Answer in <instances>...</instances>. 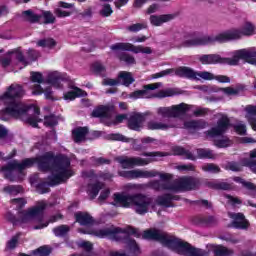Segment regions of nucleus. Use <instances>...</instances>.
I'll return each mask as SVG.
<instances>
[{"instance_id":"c756f323","label":"nucleus","mask_w":256,"mask_h":256,"mask_svg":"<svg viewBox=\"0 0 256 256\" xmlns=\"http://www.w3.org/2000/svg\"><path fill=\"white\" fill-rule=\"evenodd\" d=\"M233 181H235V183H239V185H242V187H244V189H247V191H249L250 195L252 197H256V185L251 183V182H247L245 181V179L241 178V177H234L232 178Z\"/></svg>"},{"instance_id":"ea45409f","label":"nucleus","mask_w":256,"mask_h":256,"mask_svg":"<svg viewBox=\"0 0 256 256\" xmlns=\"http://www.w3.org/2000/svg\"><path fill=\"white\" fill-rule=\"evenodd\" d=\"M240 33L245 37H251V35L255 34V25L251 24V22H246L243 26L242 29L240 30Z\"/></svg>"},{"instance_id":"0eeeda50","label":"nucleus","mask_w":256,"mask_h":256,"mask_svg":"<svg viewBox=\"0 0 256 256\" xmlns=\"http://www.w3.org/2000/svg\"><path fill=\"white\" fill-rule=\"evenodd\" d=\"M46 83L52 85V87H55L56 89H63V85H66L68 89H73L64 93V99L66 101H74L77 97H87L85 91L79 87H75V82L71 81V78H69L67 73L59 71L49 72L46 77Z\"/></svg>"},{"instance_id":"bb28decb","label":"nucleus","mask_w":256,"mask_h":256,"mask_svg":"<svg viewBox=\"0 0 256 256\" xmlns=\"http://www.w3.org/2000/svg\"><path fill=\"white\" fill-rule=\"evenodd\" d=\"M175 15L173 14H165V15H151L150 16V23L154 25L155 27H159L163 25V23H167L168 21H171L174 19Z\"/></svg>"},{"instance_id":"603ef678","label":"nucleus","mask_w":256,"mask_h":256,"mask_svg":"<svg viewBox=\"0 0 256 256\" xmlns=\"http://www.w3.org/2000/svg\"><path fill=\"white\" fill-rule=\"evenodd\" d=\"M18 50H13L12 52H8V55L1 58V65L2 67H9L11 65V56L15 55V58L17 59V53Z\"/></svg>"},{"instance_id":"8fccbe9b","label":"nucleus","mask_w":256,"mask_h":256,"mask_svg":"<svg viewBox=\"0 0 256 256\" xmlns=\"http://www.w3.org/2000/svg\"><path fill=\"white\" fill-rule=\"evenodd\" d=\"M34 256H49L51 255V247L49 246H42L33 251Z\"/></svg>"},{"instance_id":"6e6d98bb","label":"nucleus","mask_w":256,"mask_h":256,"mask_svg":"<svg viewBox=\"0 0 256 256\" xmlns=\"http://www.w3.org/2000/svg\"><path fill=\"white\" fill-rule=\"evenodd\" d=\"M202 171H205L206 173H219L221 168L215 164H204L202 166Z\"/></svg>"},{"instance_id":"4c0bfd02","label":"nucleus","mask_w":256,"mask_h":256,"mask_svg":"<svg viewBox=\"0 0 256 256\" xmlns=\"http://www.w3.org/2000/svg\"><path fill=\"white\" fill-rule=\"evenodd\" d=\"M198 159H215V153L210 149L198 148L196 150Z\"/></svg>"},{"instance_id":"f03ea898","label":"nucleus","mask_w":256,"mask_h":256,"mask_svg":"<svg viewBox=\"0 0 256 256\" xmlns=\"http://www.w3.org/2000/svg\"><path fill=\"white\" fill-rule=\"evenodd\" d=\"M37 163L40 171H51L52 174L48 176V182H39L35 185L37 193L44 195L49 193V187H57L65 183L75 175L73 168H71V159L65 154H56L53 152H45L36 158H26L21 163L16 160L9 162L7 165L1 167L5 179L8 181H21L25 169L33 167Z\"/></svg>"},{"instance_id":"423d86ee","label":"nucleus","mask_w":256,"mask_h":256,"mask_svg":"<svg viewBox=\"0 0 256 256\" xmlns=\"http://www.w3.org/2000/svg\"><path fill=\"white\" fill-rule=\"evenodd\" d=\"M114 205L116 207L129 208L134 205V209L138 215H145L149 213V209L155 207V202L153 198L143 195V194H125V193H115L113 195Z\"/></svg>"},{"instance_id":"a18cd8bd","label":"nucleus","mask_w":256,"mask_h":256,"mask_svg":"<svg viewBox=\"0 0 256 256\" xmlns=\"http://www.w3.org/2000/svg\"><path fill=\"white\" fill-rule=\"evenodd\" d=\"M90 162H91V165H93V167H99L100 165H109L111 163V160L109 159H106L104 157H91L90 158Z\"/></svg>"},{"instance_id":"5fc2aeb1","label":"nucleus","mask_w":256,"mask_h":256,"mask_svg":"<svg viewBox=\"0 0 256 256\" xmlns=\"http://www.w3.org/2000/svg\"><path fill=\"white\" fill-rule=\"evenodd\" d=\"M214 144L219 149H223V148L229 147L231 145V140H229V138H227V137H224V138L215 140Z\"/></svg>"},{"instance_id":"a19ab883","label":"nucleus","mask_w":256,"mask_h":256,"mask_svg":"<svg viewBox=\"0 0 256 256\" xmlns=\"http://www.w3.org/2000/svg\"><path fill=\"white\" fill-rule=\"evenodd\" d=\"M92 71L99 77H107V70L105 69V66L99 62H95L92 64Z\"/></svg>"},{"instance_id":"49530a36","label":"nucleus","mask_w":256,"mask_h":256,"mask_svg":"<svg viewBox=\"0 0 256 256\" xmlns=\"http://www.w3.org/2000/svg\"><path fill=\"white\" fill-rule=\"evenodd\" d=\"M59 123V120H57V116L50 114L48 116L44 117V125L45 127H55Z\"/></svg>"},{"instance_id":"c85d7f7f","label":"nucleus","mask_w":256,"mask_h":256,"mask_svg":"<svg viewBox=\"0 0 256 256\" xmlns=\"http://www.w3.org/2000/svg\"><path fill=\"white\" fill-rule=\"evenodd\" d=\"M63 9H73V4L63 1L58 2V8H56L54 11L55 15L58 17H69L71 15V12Z\"/></svg>"},{"instance_id":"c9c22d12","label":"nucleus","mask_w":256,"mask_h":256,"mask_svg":"<svg viewBox=\"0 0 256 256\" xmlns=\"http://www.w3.org/2000/svg\"><path fill=\"white\" fill-rule=\"evenodd\" d=\"M32 89V95H45V97L47 99H51V95H53V91L51 90V88H47L45 91L43 90V88L41 87V85H32L31 86Z\"/></svg>"},{"instance_id":"e433bc0d","label":"nucleus","mask_w":256,"mask_h":256,"mask_svg":"<svg viewBox=\"0 0 256 256\" xmlns=\"http://www.w3.org/2000/svg\"><path fill=\"white\" fill-rule=\"evenodd\" d=\"M3 191L7 195H11L12 197H15L16 195H19L20 193H23V186H21V185H7L3 188Z\"/></svg>"},{"instance_id":"bf43d9fd","label":"nucleus","mask_w":256,"mask_h":256,"mask_svg":"<svg viewBox=\"0 0 256 256\" xmlns=\"http://www.w3.org/2000/svg\"><path fill=\"white\" fill-rule=\"evenodd\" d=\"M42 17L44 19V23H46L47 25L55 23V16L50 11H44L42 13Z\"/></svg>"},{"instance_id":"052dcab7","label":"nucleus","mask_w":256,"mask_h":256,"mask_svg":"<svg viewBox=\"0 0 256 256\" xmlns=\"http://www.w3.org/2000/svg\"><path fill=\"white\" fill-rule=\"evenodd\" d=\"M12 205H16V209H23L27 205V200L25 198H15L11 201Z\"/></svg>"},{"instance_id":"4468645a","label":"nucleus","mask_w":256,"mask_h":256,"mask_svg":"<svg viewBox=\"0 0 256 256\" xmlns=\"http://www.w3.org/2000/svg\"><path fill=\"white\" fill-rule=\"evenodd\" d=\"M243 59L244 61H251V59H256V49L255 48H248V49H241L232 52V57L224 59V63H228V65H239V61Z\"/></svg>"},{"instance_id":"13d9d810","label":"nucleus","mask_w":256,"mask_h":256,"mask_svg":"<svg viewBox=\"0 0 256 256\" xmlns=\"http://www.w3.org/2000/svg\"><path fill=\"white\" fill-rule=\"evenodd\" d=\"M19 243V235L13 236L6 244L7 251H11L17 247V244Z\"/></svg>"},{"instance_id":"39448f33","label":"nucleus","mask_w":256,"mask_h":256,"mask_svg":"<svg viewBox=\"0 0 256 256\" xmlns=\"http://www.w3.org/2000/svg\"><path fill=\"white\" fill-rule=\"evenodd\" d=\"M241 37V30L239 29H230L216 36L192 32L185 34L181 40H175L172 47H199L213 45V43H227V41H237Z\"/></svg>"},{"instance_id":"7ed1b4c3","label":"nucleus","mask_w":256,"mask_h":256,"mask_svg":"<svg viewBox=\"0 0 256 256\" xmlns=\"http://www.w3.org/2000/svg\"><path fill=\"white\" fill-rule=\"evenodd\" d=\"M23 86L19 84H11L6 91L0 95V105H4V109L0 110L2 121H7L8 117L21 119L24 123H28L31 127H38L43 119L39 118L41 111L35 105H26L21 102L23 97Z\"/></svg>"},{"instance_id":"f8f14e48","label":"nucleus","mask_w":256,"mask_h":256,"mask_svg":"<svg viewBox=\"0 0 256 256\" xmlns=\"http://www.w3.org/2000/svg\"><path fill=\"white\" fill-rule=\"evenodd\" d=\"M92 117H99L102 121H106L107 125H117L123 123L125 119L129 121V115L119 114L115 116V108L113 106H99L92 112Z\"/></svg>"},{"instance_id":"473e14b6","label":"nucleus","mask_w":256,"mask_h":256,"mask_svg":"<svg viewBox=\"0 0 256 256\" xmlns=\"http://www.w3.org/2000/svg\"><path fill=\"white\" fill-rule=\"evenodd\" d=\"M21 17L24 21H28V23H39L41 21V14L34 13L31 9L23 11Z\"/></svg>"},{"instance_id":"72a5a7b5","label":"nucleus","mask_w":256,"mask_h":256,"mask_svg":"<svg viewBox=\"0 0 256 256\" xmlns=\"http://www.w3.org/2000/svg\"><path fill=\"white\" fill-rule=\"evenodd\" d=\"M245 91V85L237 84L236 87H226L222 89V93L228 97L241 95Z\"/></svg>"},{"instance_id":"9d476101","label":"nucleus","mask_w":256,"mask_h":256,"mask_svg":"<svg viewBox=\"0 0 256 256\" xmlns=\"http://www.w3.org/2000/svg\"><path fill=\"white\" fill-rule=\"evenodd\" d=\"M167 75H176V77H182L183 79H191L192 81L213 79V73L207 71L197 72L193 70V68H189L187 66H180L178 68L163 70L155 74L154 79H159V77H165Z\"/></svg>"},{"instance_id":"9b49d317","label":"nucleus","mask_w":256,"mask_h":256,"mask_svg":"<svg viewBox=\"0 0 256 256\" xmlns=\"http://www.w3.org/2000/svg\"><path fill=\"white\" fill-rule=\"evenodd\" d=\"M159 87H163V83L157 82L154 84H147L143 86L142 90H136L134 92H131L128 97L129 99H153L155 97H158L160 99H163L165 97H173L175 95V92L171 89L162 90L157 94L151 93L152 91H155V89H159Z\"/></svg>"},{"instance_id":"de8ad7c7","label":"nucleus","mask_w":256,"mask_h":256,"mask_svg":"<svg viewBox=\"0 0 256 256\" xmlns=\"http://www.w3.org/2000/svg\"><path fill=\"white\" fill-rule=\"evenodd\" d=\"M63 216H61V214H56L50 217L48 222H45L43 224H39L34 226V229H45V227L49 226V223H55L57 221H59V219H62Z\"/></svg>"},{"instance_id":"a211bd4d","label":"nucleus","mask_w":256,"mask_h":256,"mask_svg":"<svg viewBox=\"0 0 256 256\" xmlns=\"http://www.w3.org/2000/svg\"><path fill=\"white\" fill-rule=\"evenodd\" d=\"M146 114L133 112L128 116V127L132 131H141L143 123H145Z\"/></svg>"},{"instance_id":"3c124183","label":"nucleus","mask_w":256,"mask_h":256,"mask_svg":"<svg viewBox=\"0 0 256 256\" xmlns=\"http://www.w3.org/2000/svg\"><path fill=\"white\" fill-rule=\"evenodd\" d=\"M38 47H48L53 49L55 47V40L53 38L42 39L37 42Z\"/></svg>"},{"instance_id":"f257e3e1","label":"nucleus","mask_w":256,"mask_h":256,"mask_svg":"<svg viewBox=\"0 0 256 256\" xmlns=\"http://www.w3.org/2000/svg\"><path fill=\"white\" fill-rule=\"evenodd\" d=\"M96 237L100 239H111V241H117L119 243H124L126 249L128 250V255L123 252L114 251L110 252V256H139L141 255V249L137 242L131 238L142 237V239H147L148 241H158L163 247H167L178 255L183 256H203V250L191 246L188 242H185L175 236H171L166 232L157 229L145 230L142 234L139 229L128 226L124 229L110 226L108 228H103L95 232Z\"/></svg>"},{"instance_id":"69168bd1","label":"nucleus","mask_w":256,"mask_h":256,"mask_svg":"<svg viewBox=\"0 0 256 256\" xmlns=\"http://www.w3.org/2000/svg\"><path fill=\"white\" fill-rule=\"evenodd\" d=\"M112 13H113V9L109 4H104L100 11V15H102V17H109V15H111Z\"/></svg>"},{"instance_id":"2f4dec72","label":"nucleus","mask_w":256,"mask_h":256,"mask_svg":"<svg viewBox=\"0 0 256 256\" xmlns=\"http://www.w3.org/2000/svg\"><path fill=\"white\" fill-rule=\"evenodd\" d=\"M172 151H173V155H179L184 159H190V161H195L197 159V156L193 155L191 151H188L181 146H175L174 148H172Z\"/></svg>"},{"instance_id":"e2e57ef3","label":"nucleus","mask_w":256,"mask_h":256,"mask_svg":"<svg viewBox=\"0 0 256 256\" xmlns=\"http://www.w3.org/2000/svg\"><path fill=\"white\" fill-rule=\"evenodd\" d=\"M109 139H111V141H122L123 143H129V138L122 134H110Z\"/></svg>"},{"instance_id":"f704fd0d","label":"nucleus","mask_w":256,"mask_h":256,"mask_svg":"<svg viewBox=\"0 0 256 256\" xmlns=\"http://www.w3.org/2000/svg\"><path fill=\"white\" fill-rule=\"evenodd\" d=\"M245 111L248 113V115H251V117L248 119V122L251 125L253 131H256V105L246 106Z\"/></svg>"},{"instance_id":"37998d69","label":"nucleus","mask_w":256,"mask_h":256,"mask_svg":"<svg viewBox=\"0 0 256 256\" xmlns=\"http://www.w3.org/2000/svg\"><path fill=\"white\" fill-rule=\"evenodd\" d=\"M69 231H71V228L68 225H60L53 229L55 237H65Z\"/></svg>"},{"instance_id":"7c9ffc66","label":"nucleus","mask_w":256,"mask_h":256,"mask_svg":"<svg viewBox=\"0 0 256 256\" xmlns=\"http://www.w3.org/2000/svg\"><path fill=\"white\" fill-rule=\"evenodd\" d=\"M118 81L119 85L129 87V85H133V83H135V78H133V74L130 72L122 71L118 74Z\"/></svg>"},{"instance_id":"aec40b11","label":"nucleus","mask_w":256,"mask_h":256,"mask_svg":"<svg viewBox=\"0 0 256 256\" xmlns=\"http://www.w3.org/2000/svg\"><path fill=\"white\" fill-rule=\"evenodd\" d=\"M15 53H16L17 61H19V63H21L23 67H27V65H29V63H31L32 61H37L40 55L39 52L33 49L28 50L27 58H25L23 53L19 50L16 51Z\"/></svg>"},{"instance_id":"774afa93","label":"nucleus","mask_w":256,"mask_h":256,"mask_svg":"<svg viewBox=\"0 0 256 256\" xmlns=\"http://www.w3.org/2000/svg\"><path fill=\"white\" fill-rule=\"evenodd\" d=\"M144 28H145V25L141 23L132 24L127 27L128 31H130L131 33H137L138 31H141V29H144Z\"/></svg>"},{"instance_id":"4d7b16f0","label":"nucleus","mask_w":256,"mask_h":256,"mask_svg":"<svg viewBox=\"0 0 256 256\" xmlns=\"http://www.w3.org/2000/svg\"><path fill=\"white\" fill-rule=\"evenodd\" d=\"M234 130L238 133V135H246L247 134V126L243 122H238L233 125Z\"/></svg>"},{"instance_id":"393cba45","label":"nucleus","mask_w":256,"mask_h":256,"mask_svg":"<svg viewBox=\"0 0 256 256\" xmlns=\"http://www.w3.org/2000/svg\"><path fill=\"white\" fill-rule=\"evenodd\" d=\"M87 133H89V128L87 127H77L72 131V137L75 143H83L87 139Z\"/></svg>"},{"instance_id":"1a4fd4ad","label":"nucleus","mask_w":256,"mask_h":256,"mask_svg":"<svg viewBox=\"0 0 256 256\" xmlns=\"http://www.w3.org/2000/svg\"><path fill=\"white\" fill-rule=\"evenodd\" d=\"M81 177L84 179L85 183H87V195L90 197V199H95V197L99 195V191L105 187V184L97 179L109 181V179H113V174L102 171L95 173V170H84L81 172Z\"/></svg>"},{"instance_id":"09e8293b","label":"nucleus","mask_w":256,"mask_h":256,"mask_svg":"<svg viewBox=\"0 0 256 256\" xmlns=\"http://www.w3.org/2000/svg\"><path fill=\"white\" fill-rule=\"evenodd\" d=\"M119 59L120 61H123L124 63H126V65H135L136 61H135V57L131 56V54L128 53H121L119 55Z\"/></svg>"},{"instance_id":"338daca9","label":"nucleus","mask_w":256,"mask_h":256,"mask_svg":"<svg viewBox=\"0 0 256 256\" xmlns=\"http://www.w3.org/2000/svg\"><path fill=\"white\" fill-rule=\"evenodd\" d=\"M102 85H105L108 87H115V86L119 85V78H117V79L105 78L102 81Z\"/></svg>"},{"instance_id":"ddd939ff","label":"nucleus","mask_w":256,"mask_h":256,"mask_svg":"<svg viewBox=\"0 0 256 256\" xmlns=\"http://www.w3.org/2000/svg\"><path fill=\"white\" fill-rule=\"evenodd\" d=\"M192 106L180 103L178 105H172L170 107H158L156 109V113L158 117H162V119H167L168 123H173L171 121H181V119L177 117H181V115H185Z\"/></svg>"},{"instance_id":"58836bf2","label":"nucleus","mask_w":256,"mask_h":256,"mask_svg":"<svg viewBox=\"0 0 256 256\" xmlns=\"http://www.w3.org/2000/svg\"><path fill=\"white\" fill-rule=\"evenodd\" d=\"M173 199L177 198L173 197L171 194H165L157 198V203L158 205H162V207H171V202Z\"/></svg>"},{"instance_id":"dca6fc26","label":"nucleus","mask_w":256,"mask_h":256,"mask_svg":"<svg viewBox=\"0 0 256 256\" xmlns=\"http://www.w3.org/2000/svg\"><path fill=\"white\" fill-rule=\"evenodd\" d=\"M122 169H133V167H143L149 165V160L141 157L119 156L116 158Z\"/></svg>"},{"instance_id":"680f3d73","label":"nucleus","mask_w":256,"mask_h":256,"mask_svg":"<svg viewBox=\"0 0 256 256\" xmlns=\"http://www.w3.org/2000/svg\"><path fill=\"white\" fill-rule=\"evenodd\" d=\"M225 169H227V171H241V164L237 163V162H228L225 166Z\"/></svg>"},{"instance_id":"a878e982","label":"nucleus","mask_w":256,"mask_h":256,"mask_svg":"<svg viewBox=\"0 0 256 256\" xmlns=\"http://www.w3.org/2000/svg\"><path fill=\"white\" fill-rule=\"evenodd\" d=\"M148 129L151 131L155 130H161V131H167V129H173V127H177L175 123H163V122H157V121H150L147 124Z\"/></svg>"},{"instance_id":"6ab92c4d","label":"nucleus","mask_w":256,"mask_h":256,"mask_svg":"<svg viewBox=\"0 0 256 256\" xmlns=\"http://www.w3.org/2000/svg\"><path fill=\"white\" fill-rule=\"evenodd\" d=\"M228 216L232 221V227L234 229H249V221L245 219V215L243 213H234L229 212Z\"/></svg>"},{"instance_id":"864d4df0","label":"nucleus","mask_w":256,"mask_h":256,"mask_svg":"<svg viewBox=\"0 0 256 256\" xmlns=\"http://www.w3.org/2000/svg\"><path fill=\"white\" fill-rule=\"evenodd\" d=\"M231 253H233V251L223 246H218L216 249H214V256H231Z\"/></svg>"},{"instance_id":"5701e85b","label":"nucleus","mask_w":256,"mask_h":256,"mask_svg":"<svg viewBox=\"0 0 256 256\" xmlns=\"http://www.w3.org/2000/svg\"><path fill=\"white\" fill-rule=\"evenodd\" d=\"M205 186L209 187V189H216L218 191H229V189H231V183L224 180L206 181Z\"/></svg>"},{"instance_id":"0e129e2a","label":"nucleus","mask_w":256,"mask_h":256,"mask_svg":"<svg viewBox=\"0 0 256 256\" xmlns=\"http://www.w3.org/2000/svg\"><path fill=\"white\" fill-rule=\"evenodd\" d=\"M213 79L218 81V83H231V78H229V76H225V75L214 76L212 74V78L209 81H213Z\"/></svg>"},{"instance_id":"6e6552de","label":"nucleus","mask_w":256,"mask_h":256,"mask_svg":"<svg viewBox=\"0 0 256 256\" xmlns=\"http://www.w3.org/2000/svg\"><path fill=\"white\" fill-rule=\"evenodd\" d=\"M45 209H47V202L39 201L35 206L28 208L27 210L19 211L18 216H15L11 212L6 213V219L12 225L23 227L24 223H31L36 221L37 223H43L45 219Z\"/></svg>"},{"instance_id":"c03bdc74","label":"nucleus","mask_w":256,"mask_h":256,"mask_svg":"<svg viewBox=\"0 0 256 256\" xmlns=\"http://www.w3.org/2000/svg\"><path fill=\"white\" fill-rule=\"evenodd\" d=\"M31 83H30V89L32 85H41V83H43L45 81V79L43 78V74H41V72H31Z\"/></svg>"},{"instance_id":"4be33fe9","label":"nucleus","mask_w":256,"mask_h":256,"mask_svg":"<svg viewBox=\"0 0 256 256\" xmlns=\"http://www.w3.org/2000/svg\"><path fill=\"white\" fill-rule=\"evenodd\" d=\"M192 223L200 227H213V225H217V218L215 216H195Z\"/></svg>"},{"instance_id":"20e7f679","label":"nucleus","mask_w":256,"mask_h":256,"mask_svg":"<svg viewBox=\"0 0 256 256\" xmlns=\"http://www.w3.org/2000/svg\"><path fill=\"white\" fill-rule=\"evenodd\" d=\"M118 175L124 179H151V177H160V180L150 182V187L155 191H172L179 193L181 191H195L201 187V180L196 177H182L171 182L173 175L169 173H159L157 170H128L119 171Z\"/></svg>"},{"instance_id":"412c9836","label":"nucleus","mask_w":256,"mask_h":256,"mask_svg":"<svg viewBox=\"0 0 256 256\" xmlns=\"http://www.w3.org/2000/svg\"><path fill=\"white\" fill-rule=\"evenodd\" d=\"M202 65H217V63H225V59L219 54H204L198 57Z\"/></svg>"},{"instance_id":"b1692460","label":"nucleus","mask_w":256,"mask_h":256,"mask_svg":"<svg viewBox=\"0 0 256 256\" xmlns=\"http://www.w3.org/2000/svg\"><path fill=\"white\" fill-rule=\"evenodd\" d=\"M208 126H209V123H207V121L203 119L190 120L184 123L185 129H190L193 131H197L199 129H207Z\"/></svg>"},{"instance_id":"79ce46f5","label":"nucleus","mask_w":256,"mask_h":256,"mask_svg":"<svg viewBox=\"0 0 256 256\" xmlns=\"http://www.w3.org/2000/svg\"><path fill=\"white\" fill-rule=\"evenodd\" d=\"M189 106L191 107L189 111L193 109L194 117H205V115H208L210 113L209 108H202V107L193 106V105H189Z\"/></svg>"},{"instance_id":"cd10ccee","label":"nucleus","mask_w":256,"mask_h":256,"mask_svg":"<svg viewBox=\"0 0 256 256\" xmlns=\"http://www.w3.org/2000/svg\"><path fill=\"white\" fill-rule=\"evenodd\" d=\"M75 219H76L77 223H79L80 225H82L84 227L93 225V223H94L93 217L91 215H89V213H86V212L76 213Z\"/></svg>"},{"instance_id":"2eb2a0df","label":"nucleus","mask_w":256,"mask_h":256,"mask_svg":"<svg viewBox=\"0 0 256 256\" xmlns=\"http://www.w3.org/2000/svg\"><path fill=\"white\" fill-rule=\"evenodd\" d=\"M231 126V120L225 114H221V117L217 121V125L207 131L208 137H221L225 135Z\"/></svg>"},{"instance_id":"f3484780","label":"nucleus","mask_w":256,"mask_h":256,"mask_svg":"<svg viewBox=\"0 0 256 256\" xmlns=\"http://www.w3.org/2000/svg\"><path fill=\"white\" fill-rule=\"evenodd\" d=\"M110 49H112V51H131L132 53H143L145 55H151V53H153L151 47L135 46L131 43L123 42L110 46Z\"/></svg>"}]
</instances>
